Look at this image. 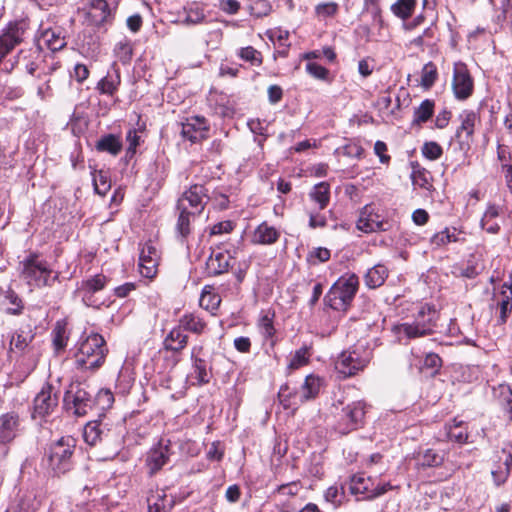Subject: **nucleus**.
<instances>
[{"mask_svg": "<svg viewBox=\"0 0 512 512\" xmlns=\"http://www.w3.org/2000/svg\"><path fill=\"white\" fill-rule=\"evenodd\" d=\"M95 148L99 152H106L116 156L122 150V142L119 136L106 134L96 142Z\"/></svg>", "mask_w": 512, "mask_h": 512, "instance_id": "obj_34", "label": "nucleus"}, {"mask_svg": "<svg viewBox=\"0 0 512 512\" xmlns=\"http://www.w3.org/2000/svg\"><path fill=\"white\" fill-rule=\"evenodd\" d=\"M220 303L221 297L213 292V288L209 285L204 286L199 300L200 306L208 311H215Z\"/></svg>", "mask_w": 512, "mask_h": 512, "instance_id": "obj_38", "label": "nucleus"}, {"mask_svg": "<svg viewBox=\"0 0 512 512\" xmlns=\"http://www.w3.org/2000/svg\"><path fill=\"white\" fill-rule=\"evenodd\" d=\"M114 55L123 64L129 63L133 56V47L131 40L124 37L119 42H117L114 47Z\"/></svg>", "mask_w": 512, "mask_h": 512, "instance_id": "obj_43", "label": "nucleus"}, {"mask_svg": "<svg viewBox=\"0 0 512 512\" xmlns=\"http://www.w3.org/2000/svg\"><path fill=\"white\" fill-rule=\"evenodd\" d=\"M337 154L338 155H343V156H346V157H349V158H361L364 150L363 148L355 143V142H349L347 144H345L344 146L338 148L336 150Z\"/></svg>", "mask_w": 512, "mask_h": 512, "instance_id": "obj_56", "label": "nucleus"}, {"mask_svg": "<svg viewBox=\"0 0 512 512\" xmlns=\"http://www.w3.org/2000/svg\"><path fill=\"white\" fill-rule=\"evenodd\" d=\"M209 125L202 116H193L182 123L181 135L192 143L200 142L208 137Z\"/></svg>", "mask_w": 512, "mask_h": 512, "instance_id": "obj_16", "label": "nucleus"}, {"mask_svg": "<svg viewBox=\"0 0 512 512\" xmlns=\"http://www.w3.org/2000/svg\"><path fill=\"white\" fill-rule=\"evenodd\" d=\"M178 325L183 331L201 335L207 328V323L196 313H185L179 319Z\"/></svg>", "mask_w": 512, "mask_h": 512, "instance_id": "obj_27", "label": "nucleus"}, {"mask_svg": "<svg viewBox=\"0 0 512 512\" xmlns=\"http://www.w3.org/2000/svg\"><path fill=\"white\" fill-rule=\"evenodd\" d=\"M439 313L434 306L419 307L412 321L393 325L391 331L399 342L414 340L434 333Z\"/></svg>", "mask_w": 512, "mask_h": 512, "instance_id": "obj_2", "label": "nucleus"}, {"mask_svg": "<svg viewBox=\"0 0 512 512\" xmlns=\"http://www.w3.org/2000/svg\"><path fill=\"white\" fill-rule=\"evenodd\" d=\"M234 229V223L232 221H222L214 224L210 229V235H222L230 233Z\"/></svg>", "mask_w": 512, "mask_h": 512, "instance_id": "obj_59", "label": "nucleus"}, {"mask_svg": "<svg viewBox=\"0 0 512 512\" xmlns=\"http://www.w3.org/2000/svg\"><path fill=\"white\" fill-rule=\"evenodd\" d=\"M4 298L9 304L12 305V307L7 308V310H6L7 313L13 314V315H18L22 312V309H23L22 301L13 290L8 289L5 292Z\"/></svg>", "mask_w": 512, "mask_h": 512, "instance_id": "obj_55", "label": "nucleus"}, {"mask_svg": "<svg viewBox=\"0 0 512 512\" xmlns=\"http://www.w3.org/2000/svg\"><path fill=\"white\" fill-rule=\"evenodd\" d=\"M52 335L55 349L57 351L64 349L67 345L68 340L65 325L61 324L60 322H57L52 332Z\"/></svg>", "mask_w": 512, "mask_h": 512, "instance_id": "obj_54", "label": "nucleus"}, {"mask_svg": "<svg viewBox=\"0 0 512 512\" xmlns=\"http://www.w3.org/2000/svg\"><path fill=\"white\" fill-rule=\"evenodd\" d=\"M20 273L28 285L34 287L52 286L59 274L54 272L46 261L40 260L37 253H30L20 262Z\"/></svg>", "mask_w": 512, "mask_h": 512, "instance_id": "obj_5", "label": "nucleus"}, {"mask_svg": "<svg viewBox=\"0 0 512 512\" xmlns=\"http://www.w3.org/2000/svg\"><path fill=\"white\" fill-rule=\"evenodd\" d=\"M147 502L148 512H171L175 503L173 497H168L164 491L157 492L155 495L150 496Z\"/></svg>", "mask_w": 512, "mask_h": 512, "instance_id": "obj_32", "label": "nucleus"}, {"mask_svg": "<svg viewBox=\"0 0 512 512\" xmlns=\"http://www.w3.org/2000/svg\"><path fill=\"white\" fill-rule=\"evenodd\" d=\"M58 406V390L49 383L42 386L33 400V418H44L54 412Z\"/></svg>", "mask_w": 512, "mask_h": 512, "instance_id": "obj_13", "label": "nucleus"}, {"mask_svg": "<svg viewBox=\"0 0 512 512\" xmlns=\"http://www.w3.org/2000/svg\"><path fill=\"white\" fill-rule=\"evenodd\" d=\"M188 343V335L184 333L182 328L177 325L174 327L164 339V347L172 352H181Z\"/></svg>", "mask_w": 512, "mask_h": 512, "instance_id": "obj_26", "label": "nucleus"}, {"mask_svg": "<svg viewBox=\"0 0 512 512\" xmlns=\"http://www.w3.org/2000/svg\"><path fill=\"white\" fill-rule=\"evenodd\" d=\"M300 63H305V71L310 76L320 79V62L315 51L302 54Z\"/></svg>", "mask_w": 512, "mask_h": 512, "instance_id": "obj_42", "label": "nucleus"}, {"mask_svg": "<svg viewBox=\"0 0 512 512\" xmlns=\"http://www.w3.org/2000/svg\"><path fill=\"white\" fill-rule=\"evenodd\" d=\"M310 356V348L308 346L301 347L300 349L296 350L295 353L291 356L287 368L289 370H296L299 369L300 367L307 365Z\"/></svg>", "mask_w": 512, "mask_h": 512, "instance_id": "obj_45", "label": "nucleus"}, {"mask_svg": "<svg viewBox=\"0 0 512 512\" xmlns=\"http://www.w3.org/2000/svg\"><path fill=\"white\" fill-rule=\"evenodd\" d=\"M452 88L455 97L459 100H465L473 93V79L463 62L454 64Z\"/></svg>", "mask_w": 512, "mask_h": 512, "instance_id": "obj_14", "label": "nucleus"}, {"mask_svg": "<svg viewBox=\"0 0 512 512\" xmlns=\"http://www.w3.org/2000/svg\"><path fill=\"white\" fill-rule=\"evenodd\" d=\"M107 352L104 338L93 333L80 343L75 354V365L82 370H96L104 363Z\"/></svg>", "mask_w": 512, "mask_h": 512, "instance_id": "obj_4", "label": "nucleus"}, {"mask_svg": "<svg viewBox=\"0 0 512 512\" xmlns=\"http://www.w3.org/2000/svg\"><path fill=\"white\" fill-rule=\"evenodd\" d=\"M320 390V378L313 374L306 376L302 385V400L307 401L316 398Z\"/></svg>", "mask_w": 512, "mask_h": 512, "instance_id": "obj_41", "label": "nucleus"}, {"mask_svg": "<svg viewBox=\"0 0 512 512\" xmlns=\"http://www.w3.org/2000/svg\"><path fill=\"white\" fill-rule=\"evenodd\" d=\"M437 75V68L432 62L425 64L422 69L421 85L430 88L435 83Z\"/></svg>", "mask_w": 512, "mask_h": 512, "instance_id": "obj_53", "label": "nucleus"}, {"mask_svg": "<svg viewBox=\"0 0 512 512\" xmlns=\"http://www.w3.org/2000/svg\"><path fill=\"white\" fill-rule=\"evenodd\" d=\"M159 255L151 244H145L139 256V271L143 277L153 278L157 273Z\"/></svg>", "mask_w": 512, "mask_h": 512, "instance_id": "obj_19", "label": "nucleus"}, {"mask_svg": "<svg viewBox=\"0 0 512 512\" xmlns=\"http://www.w3.org/2000/svg\"><path fill=\"white\" fill-rule=\"evenodd\" d=\"M64 407L75 416L82 417L94 410L93 395L81 384L72 383L63 398Z\"/></svg>", "mask_w": 512, "mask_h": 512, "instance_id": "obj_7", "label": "nucleus"}, {"mask_svg": "<svg viewBox=\"0 0 512 512\" xmlns=\"http://www.w3.org/2000/svg\"><path fill=\"white\" fill-rule=\"evenodd\" d=\"M459 119L461 125L456 131V137L461 138L463 134L465 137L471 138L474 133V128L477 122H479V116L472 110H464L460 115Z\"/></svg>", "mask_w": 512, "mask_h": 512, "instance_id": "obj_31", "label": "nucleus"}, {"mask_svg": "<svg viewBox=\"0 0 512 512\" xmlns=\"http://www.w3.org/2000/svg\"><path fill=\"white\" fill-rule=\"evenodd\" d=\"M30 27L27 20L10 22L0 34V62L17 45L21 44Z\"/></svg>", "mask_w": 512, "mask_h": 512, "instance_id": "obj_9", "label": "nucleus"}, {"mask_svg": "<svg viewBox=\"0 0 512 512\" xmlns=\"http://www.w3.org/2000/svg\"><path fill=\"white\" fill-rule=\"evenodd\" d=\"M511 464H512V455L510 453H508L506 455V458H505V461H504L505 470H501L499 473L495 472V471L492 472V474L494 476V479L497 482V484L503 483V482H505L507 480Z\"/></svg>", "mask_w": 512, "mask_h": 512, "instance_id": "obj_61", "label": "nucleus"}, {"mask_svg": "<svg viewBox=\"0 0 512 512\" xmlns=\"http://www.w3.org/2000/svg\"><path fill=\"white\" fill-rule=\"evenodd\" d=\"M177 209L179 210V216L176 223L177 237L181 243H185L191 233V219L197 214L188 211L187 205H183V202H178Z\"/></svg>", "mask_w": 512, "mask_h": 512, "instance_id": "obj_24", "label": "nucleus"}, {"mask_svg": "<svg viewBox=\"0 0 512 512\" xmlns=\"http://www.w3.org/2000/svg\"><path fill=\"white\" fill-rule=\"evenodd\" d=\"M280 238V231L266 221L259 224L254 230L251 241L254 244L272 245Z\"/></svg>", "mask_w": 512, "mask_h": 512, "instance_id": "obj_23", "label": "nucleus"}, {"mask_svg": "<svg viewBox=\"0 0 512 512\" xmlns=\"http://www.w3.org/2000/svg\"><path fill=\"white\" fill-rule=\"evenodd\" d=\"M83 439L89 446L98 447L99 460H112L122 447L121 426L105 414H99L84 426Z\"/></svg>", "mask_w": 512, "mask_h": 512, "instance_id": "obj_1", "label": "nucleus"}, {"mask_svg": "<svg viewBox=\"0 0 512 512\" xmlns=\"http://www.w3.org/2000/svg\"><path fill=\"white\" fill-rule=\"evenodd\" d=\"M388 222L375 211L372 205H366L360 212L357 220V229L364 233H373L387 230Z\"/></svg>", "mask_w": 512, "mask_h": 512, "instance_id": "obj_15", "label": "nucleus"}, {"mask_svg": "<svg viewBox=\"0 0 512 512\" xmlns=\"http://www.w3.org/2000/svg\"><path fill=\"white\" fill-rule=\"evenodd\" d=\"M16 64L22 67L31 76L43 75L48 67L40 47L21 49L15 57Z\"/></svg>", "mask_w": 512, "mask_h": 512, "instance_id": "obj_12", "label": "nucleus"}, {"mask_svg": "<svg viewBox=\"0 0 512 512\" xmlns=\"http://www.w3.org/2000/svg\"><path fill=\"white\" fill-rule=\"evenodd\" d=\"M237 55L252 66H260L263 62L261 52L252 46L240 48Z\"/></svg>", "mask_w": 512, "mask_h": 512, "instance_id": "obj_47", "label": "nucleus"}, {"mask_svg": "<svg viewBox=\"0 0 512 512\" xmlns=\"http://www.w3.org/2000/svg\"><path fill=\"white\" fill-rule=\"evenodd\" d=\"M434 102L432 100H424L418 108L414 111V122L423 123L426 122L433 114Z\"/></svg>", "mask_w": 512, "mask_h": 512, "instance_id": "obj_50", "label": "nucleus"}, {"mask_svg": "<svg viewBox=\"0 0 512 512\" xmlns=\"http://www.w3.org/2000/svg\"><path fill=\"white\" fill-rule=\"evenodd\" d=\"M76 439L63 436L50 444L45 454L46 467L54 477H60L74 467V452Z\"/></svg>", "mask_w": 512, "mask_h": 512, "instance_id": "obj_3", "label": "nucleus"}, {"mask_svg": "<svg viewBox=\"0 0 512 512\" xmlns=\"http://www.w3.org/2000/svg\"><path fill=\"white\" fill-rule=\"evenodd\" d=\"M456 241H458L456 229L451 231L449 228H445L444 230L434 234L430 239L431 245L435 248H439Z\"/></svg>", "mask_w": 512, "mask_h": 512, "instance_id": "obj_46", "label": "nucleus"}, {"mask_svg": "<svg viewBox=\"0 0 512 512\" xmlns=\"http://www.w3.org/2000/svg\"><path fill=\"white\" fill-rule=\"evenodd\" d=\"M126 24H127L128 29L131 32H133V33L139 32L142 27V24H143L141 15L134 14V15L129 16L126 20Z\"/></svg>", "mask_w": 512, "mask_h": 512, "instance_id": "obj_62", "label": "nucleus"}, {"mask_svg": "<svg viewBox=\"0 0 512 512\" xmlns=\"http://www.w3.org/2000/svg\"><path fill=\"white\" fill-rule=\"evenodd\" d=\"M358 290V278L351 275L346 279H339L325 296V304L331 309L345 311Z\"/></svg>", "mask_w": 512, "mask_h": 512, "instance_id": "obj_6", "label": "nucleus"}, {"mask_svg": "<svg viewBox=\"0 0 512 512\" xmlns=\"http://www.w3.org/2000/svg\"><path fill=\"white\" fill-rule=\"evenodd\" d=\"M441 363H442L441 358L435 353L427 354L424 359V366L427 368L434 369V370L439 369L441 367Z\"/></svg>", "mask_w": 512, "mask_h": 512, "instance_id": "obj_64", "label": "nucleus"}, {"mask_svg": "<svg viewBox=\"0 0 512 512\" xmlns=\"http://www.w3.org/2000/svg\"><path fill=\"white\" fill-rule=\"evenodd\" d=\"M268 99L271 104L278 103L283 96V90L278 85H271L268 87Z\"/></svg>", "mask_w": 512, "mask_h": 512, "instance_id": "obj_63", "label": "nucleus"}, {"mask_svg": "<svg viewBox=\"0 0 512 512\" xmlns=\"http://www.w3.org/2000/svg\"><path fill=\"white\" fill-rule=\"evenodd\" d=\"M33 338L34 335L29 328L27 330L20 329L16 331L10 340V350L14 351V349H16L20 352L24 351Z\"/></svg>", "mask_w": 512, "mask_h": 512, "instance_id": "obj_40", "label": "nucleus"}, {"mask_svg": "<svg viewBox=\"0 0 512 512\" xmlns=\"http://www.w3.org/2000/svg\"><path fill=\"white\" fill-rule=\"evenodd\" d=\"M370 479L365 478L363 475H354L351 478L350 490L353 494H370Z\"/></svg>", "mask_w": 512, "mask_h": 512, "instance_id": "obj_51", "label": "nucleus"}, {"mask_svg": "<svg viewBox=\"0 0 512 512\" xmlns=\"http://www.w3.org/2000/svg\"><path fill=\"white\" fill-rule=\"evenodd\" d=\"M365 411L362 402H354L340 412L334 415V419L330 421L333 428L340 434L345 435L356 430L364 419Z\"/></svg>", "mask_w": 512, "mask_h": 512, "instance_id": "obj_8", "label": "nucleus"}, {"mask_svg": "<svg viewBox=\"0 0 512 512\" xmlns=\"http://www.w3.org/2000/svg\"><path fill=\"white\" fill-rule=\"evenodd\" d=\"M93 186L97 194L105 196L110 190L111 184L106 172L100 170L93 173Z\"/></svg>", "mask_w": 512, "mask_h": 512, "instance_id": "obj_48", "label": "nucleus"}, {"mask_svg": "<svg viewBox=\"0 0 512 512\" xmlns=\"http://www.w3.org/2000/svg\"><path fill=\"white\" fill-rule=\"evenodd\" d=\"M128 142V154H135L137 147L140 145V136L136 129H130L126 135Z\"/></svg>", "mask_w": 512, "mask_h": 512, "instance_id": "obj_60", "label": "nucleus"}, {"mask_svg": "<svg viewBox=\"0 0 512 512\" xmlns=\"http://www.w3.org/2000/svg\"><path fill=\"white\" fill-rule=\"evenodd\" d=\"M88 15L96 25L107 22L111 10L106 0H91Z\"/></svg>", "mask_w": 512, "mask_h": 512, "instance_id": "obj_30", "label": "nucleus"}, {"mask_svg": "<svg viewBox=\"0 0 512 512\" xmlns=\"http://www.w3.org/2000/svg\"><path fill=\"white\" fill-rule=\"evenodd\" d=\"M370 362V354L360 355L356 350L342 352L334 362L335 370L344 378L355 375Z\"/></svg>", "mask_w": 512, "mask_h": 512, "instance_id": "obj_11", "label": "nucleus"}, {"mask_svg": "<svg viewBox=\"0 0 512 512\" xmlns=\"http://www.w3.org/2000/svg\"><path fill=\"white\" fill-rule=\"evenodd\" d=\"M53 68H49L44 72L43 75L37 74L33 76V80L31 82V86L36 90L37 96L44 100L46 98H50L53 95L52 88L50 86L51 82V73Z\"/></svg>", "mask_w": 512, "mask_h": 512, "instance_id": "obj_29", "label": "nucleus"}, {"mask_svg": "<svg viewBox=\"0 0 512 512\" xmlns=\"http://www.w3.org/2000/svg\"><path fill=\"white\" fill-rule=\"evenodd\" d=\"M388 277V269L381 264L370 268L364 277L365 285L371 289L382 286Z\"/></svg>", "mask_w": 512, "mask_h": 512, "instance_id": "obj_33", "label": "nucleus"}, {"mask_svg": "<svg viewBox=\"0 0 512 512\" xmlns=\"http://www.w3.org/2000/svg\"><path fill=\"white\" fill-rule=\"evenodd\" d=\"M107 283V277L103 274H97L87 280L82 281L81 283V291L84 292L83 300L86 302L90 299V297L102 290Z\"/></svg>", "mask_w": 512, "mask_h": 512, "instance_id": "obj_35", "label": "nucleus"}, {"mask_svg": "<svg viewBox=\"0 0 512 512\" xmlns=\"http://www.w3.org/2000/svg\"><path fill=\"white\" fill-rule=\"evenodd\" d=\"M343 498L344 493L342 489H339L335 486L328 488L325 493V501L330 503L333 508H337L339 505H341Z\"/></svg>", "mask_w": 512, "mask_h": 512, "instance_id": "obj_58", "label": "nucleus"}, {"mask_svg": "<svg viewBox=\"0 0 512 512\" xmlns=\"http://www.w3.org/2000/svg\"><path fill=\"white\" fill-rule=\"evenodd\" d=\"M207 192L208 190L203 185H192L187 191L184 192L183 196L178 200V202H183V205L194 208L195 211H193V213L199 215L210 199Z\"/></svg>", "mask_w": 512, "mask_h": 512, "instance_id": "obj_17", "label": "nucleus"}, {"mask_svg": "<svg viewBox=\"0 0 512 512\" xmlns=\"http://www.w3.org/2000/svg\"><path fill=\"white\" fill-rule=\"evenodd\" d=\"M94 409L103 412L112 407L114 396L108 389H101L95 396L93 395ZM103 414V413H100Z\"/></svg>", "mask_w": 512, "mask_h": 512, "instance_id": "obj_44", "label": "nucleus"}, {"mask_svg": "<svg viewBox=\"0 0 512 512\" xmlns=\"http://www.w3.org/2000/svg\"><path fill=\"white\" fill-rule=\"evenodd\" d=\"M417 465L423 468L440 466L444 460L443 455L433 449H426L417 455Z\"/></svg>", "mask_w": 512, "mask_h": 512, "instance_id": "obj_39", "label": "nucleus"}, {"mask_svg": "<svg viewBox=\"0 0 512 512\" xmlns=\"http://www.w3.org/2000/svg\"><path fill=\"white\" fill-rule=\"evenodd\" d=\"M275 313L268 310L261 313V316L258 321V328L259 331L264 338L265 341L269 342L270 346L273 348L276 343V329L274 327V320Z\"/></svg>", "mask_w": 512, "mask_h": 512, "instance_id": "obj_25", "label": "nucleus"}, {"mask_svg": "<svg viewBox=\"0 0 512 512\" xmlns=\"http://www.w3.org/2000/svg\"><path fill=\"white\" fill-rule=\"evenodd\" d=\"M443 153L442 147L434 141L425 142L422 147V154L429 160H437Z\"/></svg>", "mask_w": 512, "mask_h": 512, "instance_id": "obj_57", "label": "nucleus"}, {"mask_svg": "<svg viewBox=\"0 0 512 512\" xmlns=\"http://www.w3.org/2000/svg\"><path fill=\"white\" fill-rule=\"evenodd\" d=\"M412 183L415 186H418L420 188L429 190L432 187L431 184V175L430 172H428L425 169L417 168L414 169L411 175Z\"/></svg>", "mask_w": 512, "mask_h": 512, "instance_id": "obj_52", "label": "nucleus"}, {"mask_svg": "<svg viewBox=\"0 0 512 512\" xmlns=\"http://www.w3.org/2000/svg\"><path fill=\"white\" fill-rule=\"evenodd\" d=\"M231 258L228 252L212 251L205 263L206 275L215 277L228 272Z\"/></svg>", "mask_w": 512, "mask_h": 512, "instance_id": "obj_21", "label": "nucleus"}, {"mask_svg": "<svg viewBox=\"0 0 512 512\" xmlns=\"http://www.w3.org/2000/svg\"><path fill=\"white\" fill-rule=\"evenodd\" d=\"M248 10L252 16L261 18L271 12L272 6L268 0H250Z\"/></svg>", "mask_w": 512, "mask_h": 512, "instance_id": "obj_49", "label": "nucleus"}, {"mask_svg": "<svg viewBox=\"0 0 512 512\" xmlns=\"http://www.w3.org/2000/svg\"><path fill=\"white\" fill-rule=\"evenodd\" d=\"M169 443V440L167 443H164L163 440H161L157 446L153 447L149 451L146 464L150 470V474L156 473L168 463L171 454Z\"/></svg>", "mask_w": 512, "mask_h": 512, "instance_id": "obj_22", "label": "nucleus"}, {"mask_svg": "<svg viewBox=\"0 0 512 512\" xmlns=\"http://www.w3.org/2000/svg\"><path fill=\"white\" fill-rule=\"evenodd\" d=\"M20 430V417L16 412H7L0 415V444L11 443Z\"/></svg>", "mask_w": 512, "mask_h": 512, "instance_id": "obj_18", "label": "nucleus"}, {"mask_svg": "<svg viewBox=\"0 0 512 512\" xmlns=\"http://www.w3.org/2000/svg\"><path fill=\"white\" fill-rule=\"evenodd\" d=\"M192 379L196 380V385L203 386L210 382L212 376V367L207 351L203 345H195L191 349Z\"/></svg>", "mask_w": 512, "mask_h": 512, "instance_id": "obj_10", "label": "nucleus"}, {"mask_svg": "<svg viewBox=\"0 0 512 512\" xmlns=\"http://www.w3.org/2000/svg\"><path fill=\"white\" fill-rule=\"evenodd\" d=\"M120 82L119 70L114 69L113 73H108L98 82L97 89L101 94L113 95L118 90Z\"/></svg>", "mask_w": 512, "mask_h": 512, "instance_id": "obj_36", "label": "nucleus"}, {"mask_svg": "<svg viewBox=\"0 0 512 512\" xmlns=\"http://www.w3.org/2000/svg\"><path fill=\"white\" fill-rule=\"evenodd\" d=\"M499 215V206H496L495 204L488 205L481 219L482 229L487 233L497 234L500 231V223L498 221Z\"/></svg>", "mask_w": 512, "mask_h": 512, "instance_id": "obj_28", "label": "nucleus"}, {"mask_svg": "<svg viewBox=\"0 0 512 512\" xmlns=\"http://www.w3.org/2000/svg\"><path fill=\"white\" fill-rule=\"evenodd\" d=\"M416 5L417 0H396L390 9L396 17L406 20L413 15Z\"/></svg>", "mask_w": 512, "mask_h": 512, "instance_id": "obj_37", "label": "nucleus"}, {"mask_svg": "<svg viewBox=\"0 0 512 512\" xmlns=\"http://www.w3.org/2000/svg\"><path fill=\"white\" fill-rule=\"evenodd\" d=\"M45 46L52 52L59 51L66 46L65 36L61 28H47L41 31L40 35L37 37V45L36 47Z\"/></svg>", "mask_w": 512, "mask_h": 512, "instance_id": "obj_20", "label": "nucleus"}]
</instances>
